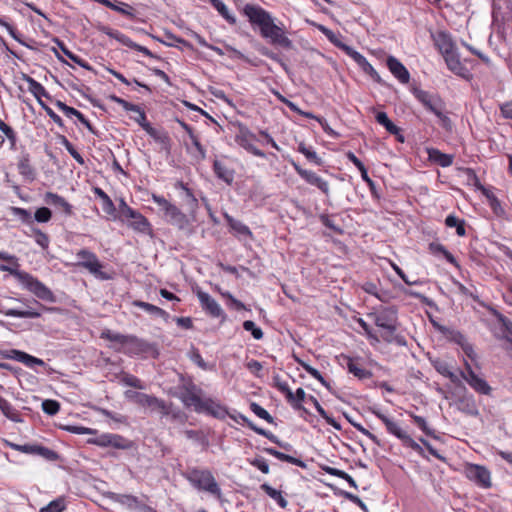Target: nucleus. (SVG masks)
<instances>
[{"label": "nucleus", "mask_w": 512, "mask_h": 512, "mask_svg": "<svg viewBox=\"0 0 512 512\" xmlns=\"http://www.w3.org/2000/svg\"><path fill=\"white\" fill-rule=\"evenodd\" d=\"M244 13L253 25L260 28L261 36L268 39L271 44L286 49L292 48V41L285 35L284 30L274 23L269 12L255 5L247 4Z\"/></svg>", "instance_id": "nucleus-1"}, {"label": "nucleus", "mask_w": 512, "mask_h": 512, "mask_svg": "<svg viewBox=\"0 0 512 512\" xmlns=\"http://www.w3.org/2000/svg\"><path fill=\"white\" fill-rule=\"evenodd\" d=\"M0 270L14 276L25 289L34 294L37 298L47 302H55L53 292L30 273L21 271L14 265H0Z\"/></svg>", "instance_id": "nucleus-2"}, {"label": "nucleus", "mask_w": 512, "mask_h": 512, "mask_svg": "<svg viewBox=\"0 0 512 512\" xmlns=\"http://www.w3.org/2000/svg\"><path fill=\"white\" fill-rule=\"evenodd\" d=\"M184 477L198 490H203L221 498L222 492L214 476L209 470L192 468L186 471Z\"/></svg>", "instance_id": "nucleus-3"}, {"label": "nucleus", "mask_w": 512, "mask_h": 512, "mask_svg": "<svg viewBox=\"0 0 512 512\" xmlns=\"http://www.w3.org/2000/svg\"><path fill=\"white\" fill-rule=\"evenodd\" d=\"M152 199L158 205L160 211L163 212L164 219L169 224L176 226L180 230H184L189 226L188 217L174 204L158 195H153Z\"/></svg>", "instance_id": "nucleus-4"}, {"label": "nucleus", "mask_w": 512, "mask_h": 512, "mask_svg": "<svg viewBox=\"0 0 512 512\" xmlns=\"http://www.w3.org/2000/svg\"><path fill=\"white\" fill-rule=\"evenodd\" d=\"M138 406L147 408L150 412H158L163 417H171L173 420L178 419L181 415L180 411H175L173 409L172 403H167L163 399L146 393L142 395Z\"/></svg>", "instance_id": "nucleus-5"}, {"label": "nucleus", "mask_w": 512, "mask_h": 512, "mask_svg": "<svg viewBox=\"0 0 512 512\" xmlns=\"http://www.w3.org/2000/svg\"><path fill=\"white\" fill-rule=\"evenodd\" d=\"M373 413L385 424L388 432L400 439L403 445L411 448L420 455L424 454L423 448L416 441H414L410 435L398 425V423L391 420L379 411H373Z\"/></svg>", "instance_id": "nucleus-6"}, {"label": "nucleus", "mask_w": 512, "mask_h": 512, "mask_svg": "<svg viewBox=\"0 0 512 512\" xmlns=\"http://www.w3.org/2000/svg\"><path fill=\"white\" fill-rule=\"evenodd\" d=\"M78 265L88 270L92 275L101 280H108L110 276L102 271L103 264L98 260L95 253L81 249L76 253Z\"/></svg>", "instance_id": "nucleus-7"}, {"label": "nucleus", "mask_w": 512, "mask_h": 512, "mask_svg": "<svg viewBox=\"0 0 512 512\" xmlns=\"http://www.w3.org/2000/svg\"><path fill=\"white\" fill-rule=\"evenodd\" d=\"M415 98L431 113L434 115L441 114L445 110V103L441 97L435 93L415 88L413 90Z\"/></svg>", "instance_id": "nucleus-8"}, {"label": "nucleus", "mask_w": 512, "mask_h": 512, "mask_svg": "<svg viewBox=\"0 0 512 512\" xmlns=\"http://www.w3.org/2000/svg\"><path fill=\"white\" fill-rule=\"evenodd\" d=\"M376 326L387 330L389 333L396 331L397 310L394 307H386L376 313L369 314Z\"/></svg>", "instance_id": "nucleus-9"}, {"label": "nucleus", "mask_w": 512, "mask_h": 512, "mask_svg": "<svg viewBox=\"0 0 512 512\" xmlns=\"http://www.w3.org/2000/svg\"><path fill=\"white\" fill-rule=\"evenodd\" d=\"M256 140V135L253 132L246 126L240 125L239 132L235 136V142L254 156L265 158L266 154L254 145Z\"/></svg>", "instance_id": "nucleus-10"}, {"label": "nucleus", "mask_w": 512, "mask_h": 512, "mask_svg": "<svg viewBox=\"0 0 512 512\" xmlns=\"http://www.w3.org/2000/svg\"><path fill=\"white\" fill-rule=\"evenodd\" d=\"M461 377L473 388L476 392L489 395L491 393L490 385L483 378L479 377L472 369L468 362H465V371H461Z\"/></svg>", "instance_id": "nucleus-11"}, {"label": "nucleus", "mask_w": 512, "mask_h": 512, "mask_svg": "<svg viewBox=\"0 0 512 512\" xmlns=\"http://www.w3.org/2000/svg\"><path fill=\"white\" fill-rule=\"evenodd\" d=\"M293 167L297 174L308 184L317 187L322 193H324L326 196H329L330 186L326 180L311 170L303 169L296 163H293Z\"/></svg>", "instance_id": "nucleus-12"}, {"label": "nucleus", "mask_w": 512, "mask_h": 512, "mask_svg": "<svg viewBox=\"0 0 512 512\" xmlns=\"http://www.w3.org/2000/svg\"><path fill=\"white\" fill-rule=\"evenodd\" d=\"M467 477L484 488L491 486L490 472L483 466L480 465H469L466 468Z\"/></svg>", "instance_id": "nucleus-13"}, {"label": "nucleus", "mask_w": 512, "mask_h": 512, "mask_svg": "<svg viewBox=\"0 0 512 512\" xmlns=\"http://www.w3.org/2000/svg\"><path fill=\"white\" fill-rule=\"evenodd\" d=\"M197 298L201 304L202 309L214 318L224 317V311L218 302L212 298L208 293L203 291L197 292Z\"/></svg>", "instance_id": "nucleus-14"}, {"label": "nucleus", "mask_w": 512, "mask_h": 512, "mask_svg": "<svg viewBox=\"0 0 512 512\" xmlns=\"http://www.w3.org/2000/svg\"><path fill=\"white\" fill-rule=\"evenodd\" d=\"M445 59V62L447 64L448 69L453 72L454 74L463 77L468 78L469 71L468 69L461 63L459 55L457 51H453L451 53H448L443 56Z\"/></svg>", "instance_id": "nucleus-15"}, {"label": "nucleus", "mask_w": 512, "mask_h": 512, "mask_svg": "<svg viewBox=\"0 0 512 512\" xmlns=\"http://www.w3.org/2000/svg\"><path fill=\"white\" fill-rule=\"evenodd\" d=\"M387 67L390 72L403 84H407L410 80V73L407 68L394 56L387 58Z\"/></svg>", "instance_id": "nucleus-16"}, {"label": "nucleus", "mask_w": 512, "mask_h": 512, "mask_svg": "<svg viewBox=\"0 0 512 512\" xmlns=\"http://www.w3.org/2000/svg\"><path fill=\"white\" fill-rule=\"evenodd\" d=\"M181 401L186 407H193L196 412H202L205 400L194 392V387L186 388L181 395Z\"/></svg>", "instance_id": "nucleus-17"}, {"label": "nucleus", "mask_w": 512, "mask_h": 512, "mask_svg": "<svg viewBox=\"0 0 512 512\" xmlns=\"http://www.w3.org/2000/svg\"><path fill=\"white\" fill-rule=\"evenodd\" d=\"M56 106L58 107V109H60L67 117H76L83 125H85V127L94 133V129L91 125V123L85 118V116L78 110H76L75 108L73 107H70L68 105H66L64 102L62 101H56Z\"/></svg>", "instance_id": "nucleus-18"}, {"label": "nucleus", "mask_w": 512, "mask_h": 512, "mask_svg": "<svg viewBox=\"0 0 512 512\" xmlns=\"http://www.w3.org/2000/svg\"><path fill=\"white\" fill-rule=\"evenodd\" d=\"M343 50L362 68V70L370 75L375 73V69L368 62V60L359 52L351 48L350 46H343Z\"/></svg>", "instance_id": "nucleus-19"}, {"label": "nucleus", "mask_w": 512, "mask_h": 512, "mask_svg": "<svg viewBox=\"0 0 512 512\" xmlns=\"http://www.w3.org/2000/svg\"><path fill=\"white\" fill-rule=\"evenodd\" d=\"M435 44L438 47L442 56L456 50L450 35H448L445 32L437 33L435 37Z\"/></svg>", "instance_id": "nucleus-20"}, {"label": "nucleus", "mask_w": 512, "mask_h": 512, "mask_svg": "<svg viewBox=\"0 0 512 512\" xmlns=\"http://www.w3.org/2000/svg\"><path fill=\"white\" fill-rule=\"evenodd\" d=\"M45 202L49 205H53L55 207L62 209V211L66 215L72 214V206L62 196L58 194L47 192L45 194Z\"/></svg>", "instance_id": "nucleus-21"}, {"label": "nucleus", "mask_w": 512, "mask_h": 512, "mask_svg": "<svg viewBox=\"0 0 512 512\" xmlns=\"http://www.w3.org/2000/svg\"><path fill=\"white\" fill-rule=\"evenodd\" d=\"M11 358H13L14 360L18 361V362H21L23 363L24 365L28 366V367H32L34 365H38V366H43L45 363L42 359L40 358H36L32 355H29L23 351H20V350H11Z\"/></svg>", "instance_id": "nucleus-22"}, {"label": "nucleus", "mask_w": 512, "mask_h": 512, "mask_svg": "<svg viewBox=\"0 0 512 512\" xmlns=\"http://www.w3.org/2000/svg\"><path fill=\"white\" fill-rule=\"evenodd\" d=\"M22 78L27 82L29 92L37 98L38 102L41 101V97L49 98L48 92L41 83L37 82L34 78L27 74H23Z\"/></svg>", "instance_id": "nucleus-23"}, {"label": "nucleus", "mask_w": 512, "mask_h": 512, "mask_svg": "<svg viewBox=\"0 0 512 512\" xmlns=\"http://www.w3.org/2000/svg\"><path fill=\"white\" fill-rule=\"evenodd\" d=\"M213 170L216 176L225 181L227 184H231L234 180L233 170L226 167L221 161L215 160L213 163Z\"/></svg>", "instance_id": "nucleus-24"}, {"label": "nucleus", "mask_w": 512, "mask_h": 512, "mask_svg": "<svg viewBox=\"0 0 512 512\" xmlns=\"http://www.w3.org/2000/svg\"><path fill=\"white\" fill-rule=\"evenodd\" d=\"M429 159L442 167H449L453 163V156L449 154L442 153L438 149H428Z\"/></svg>", "instance_id": "nucleus-25"}, {"label": "nucleus", "mask_w": 512, "mask_h": 512, "mask_svg": "<svg viewBox=\"0 0 512 512\" xmlns=\"http://www.w3.org/2000/svg\"><path fill=\"white\" fill-rule=\"evenodd\" d=\"M129 226L133 230L143 233V234H148L151 232L150 223L148 222L147 218L144 217L139 212L133 219H131V221L129 222Z\"/></svg>", "instance_id": "nucleus-26"}, {"label": "nucleus", "mask_w": 512, "mask_h": 512, "mask_svg": "<svg viewBox=\"0 0 512 512\" xmlns=\"http://www.w3.org/2000/svg\"><path fill=\"white\" fill-rule=\"evenodd\" d=\"M202 412H207L217 418H224L227 414L226 409L212 399L205 400Z\"/></svg>", "instance_id": "nucleus-27"}, {"label": "nucleus", "mask_w": 512, "mask_h": 512, "mask_svg": "<svg viewBox=\"0 0 512 512\" xmlns=\"http://www.w3.org/2000/svg\"><path fill=\"white\" fill-rule=\"evenodd\" d=\"M225 220L228 223L229 227L238 235L243 236H252V232L250 231L249 227L246 226L244 223H242L239 220L234 219L228 214H225Z\"/></svg>", "instance_id": "nucleus-28"}, {"label": "nucleus", "mask_w": 512, "mask_h": 512, "mask_svg": "<svg viewBox=\"0 0 512 512\" xmlns=\"http://www.w3.org/2000/svg\"><path fill=\"white\" fill-rule=\"evenodd\" d=\"M264 451L266 453L274 456L278 460L294 464V465L299 466L301 468H305L306 467V464L301 459H298V458H295L293 456H290V455H287L285 453H282V452H280V451H278V450H276L274 448H265Z\"/></svg>", "instance_id": "nucleus-29"}, {"label": "nucleus", "mask_w": 512, "mask_h": 512, "mask_svg": "<svg viewBox=\"0 0 512 512\" xmlns=\"http://www.w3.org/2000/svg\"><path fill=\"white\" fill-rule=\"evenodd\" d=\"M133 305L135 307L145 310L147 313L154 315L156 317H160V318H164V319H166L168 317V313L165 310H163L153 304L143 302L140 300H136L133 302Z\"/></svg>", "instance_id": "nucleus-30"}, {"label": "nucleus", "mask_w": 512, "mask_h": 512, "mask_svg": "<svg viewBox=\"0 0 512 512\" xmlns=\"http://www.w3.org/2000/svg\"><path fill=\"white\" fill-rule=\"evenodd\" d=\"M261 490H263L269 497L275 500L281 508H286L288 506V501L283 497L281 491L276 490L271 487L269 484L264 483L260 486Z\"/></svg>", "instance_id": "nucleus-31"}, {"label": "nucleus", "mask_w": 512, "mask_h": 512, "mask_svg": "<svg viewBox=\"0 0 512 512\" xmlns=\"http://www.w3.org/2000/svg\"><path fill=\"white\" fill-rule=\"evenodd\" d=\"M18 171L25 178L29 180H34L35 170L30 164V159L28 155H24L20 158L18 162Z\"/></svg>", "instance_id": "nucleus-32"}, {"label": "nucleus", "mask_w": 512, "mask_h": 512, "mask_svg": "<svg viewBox=\"0 0 512 512\" xmlns=\"http://www.w3.org/2000/svg\"><path fill=\"white\" fill-rule=\"evenodd\" d=\"M491 311L495 315L497 320L501 323V325L505 331L504 339H506L508 342L512 343V321L510 319H508L506 316H504L503 314H501L496 309L491 308Z\"/></svg>", "instance_id": "nucleus-33"}, {"label": "nucleus", "mask_w": 512, "mask_h": 512, "mask_svg": "<svg viewBox=\"0 0 512 512\" xmlns=\"http://www.w3.org/2000/svg\"><path fill=\"white\" fill-rule=\"evenodd\" d=\"M109 339L112 341L119 342L121 344H132L140 350H143L144 346L146 345L145 342L137 339L136 337L125 336L122 334H113L112 336L109 337Z\"/></svg>", "instance_id": "nucleus-34"}, {"label": "nucleus", "mask_w": 512, "mask_h": 512, "mask_svg": "<svg viewBox=\"0 0 512 512\" xmlns=\"http://www.w3.org/2000/svg\"><path fill=\"white\" fill-rule=\"evenodd\" d=\"M347 369L355 377L359 379H367L371 377V372L354 362L351 358H348Z\"/></svg>", "instance_id": "nucleus-35"}, {"label": "nucleus", "mask_w": 512, "mask_h": 512, "mask_svg": "<svg viewBox=\"0 0 512 512\" xmlns=\"http://www.w3.org/2000/svg\"><path fill=\"white\" fill-rule=\"evenodd\" d=\"M94 192L98 197L102 199L103 211L108 215H114L116 212V208L110 197L101 188H95Z\"/></svg>", "instance_id": "nucleus-36"}, {"label": "nucleus", "mask_w": 512, "mask_h": 512, "mask_svg": "<svg viewBox=\"0 0 512 512\" xmlns=\"http://www.w3.org/2000/svg\"><path fill=\"white\" fill-rule=\"evenodd\" d=\"M376 120L379 124L384 126L386 130L393 134L398 135L400 133V128L397 127L387 116L385 112H378L376 114Z\"/></svg>", "instance_id": "nucleus-37"}, {"label": "nucleus", "mask_w": 512, "mask_h": 512, "mask_svg": "<svg viewBox=\"0 0 512 512\" xmlns=\"http://www.w3.org/2000/svg\"><path fill=\"white\" fill-rule=\"evenodd\" d=\"M212 6L219 12V14L226 19L230 24L236 23V18L232 15L227 6L223 3L222 0H209Z\"/></svg>", "instance_id": "nucleus-38"}, {"label": "nucleus", "mask_w": 512, "mask_h": 512, "mask_svg": "<svg viewBox=\"0 0 512 512\" xmlns=\"http://www.w3.org/2000/svg\"><path fill=\"white\" fill-rule=\"evenodd\" d=\"M136 114L133 119L151 136H155V130L151 127L150 123L147 122L145 112L138 107L137 111H134Z\"/></svg>", "instance_id": "nucleus-39"}, {"label": "nucleus", "mask_w": 512, "mask_h": 512, "mask_svg": "<svg viewBox=\"0 0 512 512\" xmlns=\"http://www.w3.org/2000/svg\"><path fill=\"white\" fill-rule=\"evenodd\" d=\"M0 410L10 420L19 422V415L13 406L4 398L0 396Z\"/></svg>", "instance_id": "nucleus-40"}, {"label": "nucleus", "mask_w": 512, "mask_h": 512, "mask_svg": "<svg viewBox=\"0 0 512 512\" xmlns=\"http://www.w3.org/2000/svg\"><path fill=\"white\" fill-rule=\"evenodd\" d=\"M445 224L450 228L455 227L456 233L459 236H464L466 234L464 221L458 219L455 215H448L445 219Z\"/></svg>", "instance_id": "nucleus-41"}, {"label": "nucleus", "mask_w": 512, "mask_h": 512, "mask_svg": "<svg viewBox=\"0 0 512 512\" xmlns=\"http://www.w3.org/2000/svg\"><path fill=\"white\" fill-rule=\"evenodd\" d=\"M6 316L18 317V318H38L40 317V312L28 309V310H17V309H9L5 312Z\"/></svg>", "instance_id": "nucleus-42"}, {"label": "nucleus", "mask_w": 512, "mask_h": 512, "mask_svg": "<svg viewBox=\"0 0 512 512\" xmlns=\"http://www.w3.org/2000/svg\"><path fill=\"white\" fill-rule=\"evenodd\" d=\"M120 381L122 384H124L126 386H130V387L137 388L140 390H143L146 388V385L139 378H137L136 376L131 375V374H127V373L123 374L120 378Z\"/></svg>", "instance_id": "nucleus-43"}, {"label": "nucleus", "mask_w": 512, "mask_h": 512, "mask_svg": "<svg viewBox=\"0 0 512 512\" xmlns=\"http://www.w3.org/2000/svg\"><path fill=\"white\" fill-rule=\"evenodd\" d=\"M66 508L65 500L59 497L42 507L39 512H62Z\"/></svg>", "instance_id": "nucleus-44"}, {"label": "nucleus", "mask_w": 512, "mask_h": 512, "mask_svg": "<svg viewBox=\"0 0 512 512\" xmlns=\"http://www.w3.org/2000/svg\"><path fill=\"white\" fill-rule=\"evenodd\" d=\"M273 384L280 392L285 394L287 400L293 399V392L278 374L273 376Z\"/></svg>", "instance_id": "nucleus-45"}, {"label": "nucleus", "mask_w": 512, "mask_h": 512, "mask_svg": "<svg viewBox=\"0 0 512 512\" xmlns=\"http://www.w3.org/2000/svg\"><path fill=\"white\" fill-rule=\"evenodd\" d=\"M460 404L463 406L462 410L472 416H475L478 414V409L475 404V401L472 397H465L460 400Z\"/></svg>", "instance_id": "nucleus-46"}, {"label": "nucleus", "mask_w": 512, "mask_h": 512, "mask_svg": "<svg viewBox=\"0 0 512 512\" xmlns=\"http://www.w3.org/2000/svg\"><path fill=\"white\" fill-rule=\"evenodd\" d=\"M250 409L259 418L267 421L268 423H273V421H274L273 417L268 413L267 410H265L259 404L255 403V402L251 403Z\"/></svg>", "instance_id": "nucleus-47"}, {"label": "nucleus", "mask_w": 512, "mask_h": 512, "mask_svg": "<svg viewBox=\"0 0 512 512\" xmlns=\"http://www.w3.org/2000/svg\"><path fill=\"white\" fill-rule=\"evenodd\" d=\"M189 359L194 362L199 368H201L202 370H209L211 369L212 367L209 366L202 358L201 354L199 353V351L195 348H193L190 352H189Z\"/></svg>", "instance_id": "nucleus-48"}, {"label": "nucleus", "mask_w": 512, "mask_h": 512, "mask_svg": "<svg viewBox=\"0 0 512 512\" xmlns=\"http://www.w3.org/2000/svg\"><path fill=\"white\" fill-rule=\"evenodd\" d=\"M300 364L302 365V367L305 369V371L307 373H309L312 377L317 379L323 386H325L328 389L330 388L329 383L322 377V375L320 374V372L317 369L313 368L312 366H310L309 364H307L303 361H300Z\"/></svg>", "instance_id": "nucleus-49"}, {"label": "nucleus", "mask_w": 512, "mask_h": 512, "mask_svg": "<svg viewBox=\"0 0 512 512\" xmlns=\"http://www.w3.org/2000/svg\"><path fill=\"white\" fill-rule=\"evenodd\" d=\"M298 151L302 153L308 160L314 162L317 165H320L322 163V160L315 151L311 150L310 148H307L303 143H301L298 147Z\"/></svg>", "instance_id": "nucleus-50"}, {"label": "nucleus", "mask_w": 512, "mask_h": 512, "mask_svg": "<svg viewBox=\"0 0 512 512\" xmlns=\"http://www.w3.org/2000/svg\"><path fill=\"white\" fill-rule=\"evenodd\" d=\"M243 328L246 331L251 332L252 336L256 340H260L263 338V331L261 328L257 327L256 324L251 320H246L243 323Z\"/></svg>", "instance_id": "nucleus-51"}, {"label": "nucleus", "mask_w": 512, "mask_h": 512, "mask_svg": "<svg viewBox=\"0 0 512 512\" xmlns=\"http://www.w3.org/2000/svg\"><path fill=\"white\" fill-rule=\"evenodd\" d=\"M42 409L48 415H55L60 410V404L55 400H44L42 402Z\"/></svg>", "instance_id": "nucleus-52"}, {"label": "nucleus", "mask_w": 512, "mask_h": 512, "mask_svg": "<svg viewBox=\"0 0 512 512\" xmlns=\"http://www.w3.org/2000/svg\"><path fill=\"white\" fill-rule=\"evenodd\" d=\"M119 211L122 218L130 220L138 214V211L129 207L123 199L120 200Z\"/></svg>", "instance_id": "nucleus-53"}, {"label": "nucleus", "mask_w": 512, "mask_h": 512, "mask_svg": "<svg viewBox=\"0 0 512 512\" xmlns=\"http://www.w3.org/2000/svg\"><path fill=\"white\" fill-rule=\"evenodd\" d=\"M106 34L127 47L131 45L132 40L117 30L107 29Z\"/></svg>", "instance_id": "nucleus-54"}, {"label": "nucleus", "mask_w": 512, "mask_h": 512, "mask_svg": "<svg viewBox=\"0 0 512 512\" xmlns=\"http://www.w3.org/2000/svg\"><path fill=\"white\" fill-rule=\"evenodd\" d=\"M114 499H115V501H117L123 505H126L130 508L136 507L138 504L137 498L132 495L117 494Z\"/></svg>", "instance_id": "nucleus-55"}, {"label": "nucleus", "mask_w": 512, "mask_h": 512, "mask_svg": "<svg viewBox=\"0 0 512 512\" xmlns=\"http://www.w3.org/2000/svg\"><path fill=\"white\" fill-rule=\"evenodd\" d=\"M58 44H59V47L60 49L62 50V52L68 57L70 58L72 61H74L75 63H77L78 65H80L81 67L83 68H86V69H90L89 65L84 61L82 60L81 58H79L78 56H76L75 54H73L71 51H69L65 45L61 42L58 41Z\"/></svg>", "instance_id": "nucleus-56"}, {"label": "nucleus", "mask_w": 512, "mask_h": 512, "mask_svg": "<svg viewBox=\"0 0 512 512\" xmlns=\"http://www.w3.org/2000/svg\"><path fill=\"white\" fill-rule=\"evenodd\" d=\"M306 397V393L303 388H298L295 393H293V399L287 400L294 408L300 409L301 403L304 401Z\"/></svg>", "instance_id": "nucleus-57"}, {"label": "nucleus", "mask_w": 512, "mask_h": 512, "mask_svg": "<svg viewBox=\"0 0 512 512\" xmlns=\"http://www.w3.org/2000/svg\"><path fill=\"white\" fill-rule=\"evenodd\" d=\"M110 439L107 440V443H110L109 446L119 448V449H127L129 447L128 441L119 435L112 434Z\"/></svg>", "instance_id": "nucleus-58"}, {"label": "nucleus", "mask_w": 512, "mask_h": 512, "mask_svg": "<svg viewBox=\"0 0 512 512\" xmlns=\"http://www.w3.org/2000/svg\"><path fill=\"white\" fill-rule=\"evenodd\" d=\"M52 213L47 207L38 208L35 212V220L39 223H46L51 219Z\"/></svg>", "instance_id": "nucleus-59"}, {"label": "nucleus", "mask_w": 512, "mask_h": 512, "mask_svg": "<svg viewBox=\"0 0 512 512\" xmlns=\"http://www.w3.org/2000/svg\"><path fill=\"white\" fill-rule=\"evenodd\" d=\"M36 455H39L50 461H55L58 459V454L55 451L39 445L36 450Z\"/></svg>", "instance_id": "nucleus-60"}, {"label": "nucleus", "mask_w": 512, "mask_h": 512, "mask_svg": "<svg viewBox=\"0 0 512 512\" xmlns=\"http://www.w3.org/2000/svg\"><path fill=\"white\" fill-rule=\"evenodd\" d=\"M62 143L64 144L66 150L69 152V154L79 163L83 164L84 159L82 156L76 151L74 146L67 140V138L63 137Z\"/></svg>", "instance_id": "nucleus-61"}, {"label": "nucleus", "mask_w": 512, "mask_h": 512, "mask_svg": "<svg viewBox=\"0 0 512 512\" xmlns=\"http://www.w3.org/2000/svg\"><path fill=\"white\" fill-rule=\"evenodd\" d=\"M319 30L333 43L335 44L337 47L343 49V46H346L345 44L341 43L338 41L337 39V36L335 35V33L333 31H331L330 29L326 28L325 26L323 25H319Z\"/></svg>", "instance_id": "nucleus-62"}, {"label": "nucleus", "mask_w": 512, "mask_h": 512, "mask_svg": "<svg viewBox=\"0 0 512 512\" xmlns=\"http://www.w3.org/2000/svg\"><path fill=\"white\" fill-rule=\"evenodd\" d=\"M249 462L252 466L258 468L264 474H268L270 472L269 464L262 457L254 458L253 460H250Z\"/></svg>", "instance_id": "nucleus-63"}, {"label": "nucleus", "mask_w": 512, "mask_h": 512, "mask_svg": "<svg viewBox=\"0 0 512 512\" xmlns=\"http://www.w3.org/2000/svg\"><path fill=\"white\" fill-rule=\"evenodd\" d=\"M414 423L426 434L433 435V430L430 429L427 425L426 420L418 415H412Z\"/></svg>", "instance_id": "nucleus-64"}]
</instances>
